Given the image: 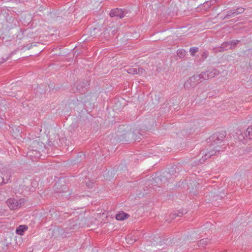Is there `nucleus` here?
<instances>
[{"instance_id":"1","label":"nucleus","mask_w":252,"mask_h":252,"mask_svg":"<svg viewBox=\"0 0 252 252\" xmlns=\"http://www.w3.org/2000/svg\"><path fill=\"white\" fill-rule=\"evenodd\" d=\"M226 136V132L224 131H220L213 134L210 138V142H211L210 147H213L212 150H211L207 153H205L204 156L199 161L200 163L202 164L208 158L211 156L215 155L217 153L220 151V147L217 146L220 144L224 139Z\"/></svg>"},{"instance_id":"2","label":"nucleus","mask_w":252,"mask_h":252,"mask_svg":"<svg viewBox=\"0 0 252 252\" xmlns=\"http://www.w3.org/2000/svg\"><path fill=\"white\" fill-rule=\"evenodd\" d=\"M35 182V181L32 182L31 179L26 178L23 180V182L19 185L17 189L18 192L24 195H28L30 192L32 191V188L36 185Z\"/></svg>"},{"instance_id":"3","label":"nucleus","mask_w":252,"mask_h":252,"mask_svg":"<svg viewBox=\"0 0 252 252\" xmlns=\"http://www.w3.org/2000/svg\"><path fill=\"white\" fill-rule=\"evenodd\" d=\"M25 202V200L24 198H9L6 201V204L11 210H16L21 207Z\"/></svg>"},{"instance_id":"4","label":"nucleus","mask_w":252,"mask_h":252,"mask_svg":"<svg viewBox=\"0 0 252 252\" xmlns=\"http://www.w3.org/2000/svg\"><path fill=\"white\" fill-rule=\"evenodd\" d=\"M200 82H201V80H198V76H197L196 75H194L190 77L185 82L184 85V88L188 89L191 88H194Z\"/></svg>"},{"instance_id":"5","label":"nucleus","mask_w":252,"mask_h":252,"mask_svg":"<svg viewBox=\"0 0 252 252\" xmlns=\"http://www.w3.org/2000/svg\"><path fill=\"white\" fill-rule=\"evenodd\" d=\"M245 10V9L243 7H238L235 9H232L227 11L226 14L224 17L222 18V20L225 19H229L230 18L234 17L237 15L242 13Z\"/></svg>"},{"instance_id":"6","label":"nucleus","mask_w":252,"mask_h":252,"mask_svg":"<svg viewBox=\"0 0 252 252\" xmlns=\"http://www.w3.org/2000/svg\"><path fill=\"white\" fill-rule=\"evenodd\" d=\"M154 181L155 183H157L156 185H158L159 188L164 187V184L168 183H170L168 180V176L163 175H160L159 176L155 177L154 178Z\"/></svg>"},{"instance_id":"7","label":"nucleus","mask_w":252,"mask_h":252,"mask_svg":"<svg viewBox=\"0 0 252 252\" xmlns=\"http://www.w3.org/2000/svg\"><path fill=\"white\" fill-rule=\"evenodd\" d=\"M126 13V11L123 10L120 8H115L112 9L110 12L109 15L111 17H116L119 18H123L125 16Z\"/></svg>"},{"instance_id":"8","label":"nucleus","mask_w":252,"mask_h":252,"mask_svg":"<svg viewBox=\"0 0 252 252\" xmlns=\"http://www.w3.org/2000/svg\"><path fill=\"white\" fill-rule=\"evenodd\" d=\"M27 156L29 157L32 160H34L39 158L41 156L40 152L37 149H34L33 147H30L27 152Z\"/></svg>"},{"instance_id":"9","label":"nucleus","mask_w":252,"mask_h":252,"mask_svg":"<svg viewBox=\"0 0 252 252\" xmlns=\"http://www.w3.org/2000/svg\"><path fill=\"white\" fill-rule=\"evenodd\" d=\"M11 177L9 171H0V185L8 182Z\"/></svg>"},{"instance_id":"10","label":"nucleus","mask_w":252,"mask_h":252,"mask_svg":"<svg viewBox=\"0 0 252 252\" xmlns=\"http://www.w3.org/2000/svg\"><path fill=\"white\" fill-rule=\"evenodd\" d=\"M88 86L89 84L87 81H80L77 84L76 90L79 93L82 94L86 91Z\"/></svg>"},{"instance_id":"11","label":"nucleus","mask_w":252,"mask_h":252,"mask_svg":"<svg viewBox=\"0 0 252 252\" xmlns=\"http://www.w3.org/2000/svg\"><path fill=\"white\" fill-rule=\"evenodd\" d=\"M175 173H176V167L175 166H172L168 168V172L165 176H168V182L170 183L173 182L174 180V178L176 177Z\"/></svg>"},{"instance_id":"12","label":"nucleus","mask_w":252,"mask_h":252,"mask_svg":"<svg viewBox=\"0 0 252 252\" xmlns=\"http://www.w3.org/2000/svg\"><path fill=\"white\" fill-rule=\"evenodd\" d=\"M68 189V187L65 184L62 185L60 183H58L55 185V190L57 193L66 192Z\"/></svg>"},{"instance_id":"13","label":"nucleus","mask_w":252,"mask_h":252,"mask_svg":"<svg viewBox=\"0 0 252 252\" xmlns=\"http://www.w3.org/2000/svg\"><path fill=\"white\" fill-rule=\"evenodd\" d=\"M145 72L144 69L141 67H130L127 69V72L131 74H142Z\"/></svg>"},{"instance_id":"14","label":"nucleus","mask_w":252,"mask_h":252,"mask_svg":"<svg viewBox=\"0 0 252 252\" xmlns=\"http://www.w3.org/2000/svg\"><path fill=\"white\" fill-rule=\"evenodd\" d=\"M129 217V215L128 214L124 212V211H121L116 215V219L118 220L122 221L127 219Z\"/></svg>"},{"instance_id":"15","label":"nucleus","mask_w":252,"mask_h":252,"mask_svg":"<svg viewBox=\"0 0 252 252\" xmlns=\"http://www.w3.org/2000/svg\"><path fill=\"white\" fill-rule=\"evenodd\" d=\"M231 49V45L229 41L224 42L221 44L220 47L219 49V51L223 52L225 50H229Z\"/></svg>"},{"instance_id":"16","label":"nucleus","mask_w":252,"mask_h":252,"mask_svg":"<svg viewBox=\"0 0 252 252\" xmlns=\"http://www.w3.org/2000/svg\"><path fill=\"white\" fill-rule=\"evenodd\" d=\"M28 227L26 225H20L16 229V233L17 234L23 235L24 232L28 229Z\"/></svg>"},{"instance_id":"17","label":"nucleus","mask_w":252,"mask_h":252,"mask_svg":"<svg viewBox=\"0 0 252 252\" xmlns=\"http://www.w3.org/2000/svg\"><path fill=\"white\" fill-rule=\"evenodd\" d=\"M216 2V0L207 1L203 3V7L205 10H207L211 5L214 4Z\"/></svg>"},{"instance_id":"18","label":"nucleus","mask_w":252,"mask_h":252,"mask_svg":"<svg viewBox=\"0 0 252 252\" xmlns=\"http://www.w3.org/2000/svg\"><path fill=\"white\" fill-rule=\"evenodd\" d=\"M197 76H198V80H201V82L203 80H207L209 79L208 74L207 73V71L205 72H203L200 73L199 75H196Z\"/></svg>"},{"instance_id":"19","label":"nucleus","mask_w":252,"mask_h":252,"mask_svg":"<svg viewBox=\"0 0 252 252\" xmlns=\"http://www.w3.org/2000/svg\"><path fill=\"white\" fill-rule=\"evenodd\" d=\"M146 184L147 185L150 186V188H153L154 190L156 189V187L159 188L158 185H156L157 183L156 182L155 183L154 181V178L147 181Z\"/></svg>"},{"instance_id":"20","label":"nucleus","mask_w":252,"mask_h":252,"mask_svg":"<svg viewBox=\"0 0 252 252\" xmlns=\"http://www.w3.org/2000/svg\"><path fill=\"white\" fill-rule=\"evenodd\" d=\"M209 79L214 77L219 73V71L216 69H210L207 70Z\"/></svg>"},{"instance_id":"21","label":"nucleus","mask_w":252,"mask_h":252,"mask_svg":"<svg viewBox=\"0 0 252 252\" xmlns=\"http://www.w3.org/2000/svg\"><path fill=\"white\" fill-rule=\"evenodd\" d=\"M244 134L246 137H247L250 139H252V127H248L246 131L244 132Z\"/></svg>"},{"instance_id":"22","label":"nucleus","mask_w":252,"mask_h":252,"mask_svg":"<svg viewBox=\"0 0 252 252\" xmlns=\"http://www.w3.org/2000/svg\"><path fill=\"white\" fill-rule=\"evenodd\" d=\"M187 213V212L186 211V210H185L184 212L183 211L182 212H180V211H178V212H175L173 214H172L171 215H170V217L172 219H175L177 217H181L184 214H186Z\"/></svg>"},{"instance_id":"23","label":"nucleus","mask_w":252,"mask_h":252,"mask_svg":"<svg viewBox=\"0 0 252 252\" xmlns=\"http://www.w3.org/2000/svg\"><path fill=\"white\" fill-rule=\"evenodd\" d=\"M209 241V240L207 238L202 239L198 242V246L199 247H204L208 243Z\"/></svg>"},{"instance_id":"24","label":"nucleus","mask_w":252,"mask_h":252,"mask_svg":"<svg viewBox=\"0 0 252 252\" xmlns=\"http://www.w3.org/2000/svg\"><path fill=\"white\" fill-rule=\"evenodd\" d=\"M101 35L102 36L107 39L108 40L109 38H111V35L108 31V28L106 29L102 33Z\"/></svg>"},{"instance_id":"25","label":"nucleus","mask_w":252,"mask_h":252,"mask_svg":"<svg viewBox=\"0 0 252 252\" xmlns=\"http://www.w3.org/2000/svg\"><path fill=\"white\" fill-rule=\"evenodd\" d=\"M177 55L180 58H184L186 54V52L184 49H179L177 51Z\"/></svg>"},{"instance_id":"26","label":"nucleus","mask_w":252,"mask_h":252,"mask_svg":"<svg viewBox=\"0 0 252 252\" xmlns=\"http://www.w3.org/2000/svg\"><path fill=\"white\" fill-rule=\"evenodd\" d=\"M199 51L198 47H191L189 49V52L190 53V55L192 56H194L195 55V54L196 52H198Z\"/></svg>"},{"instance_id":"27","label":"nucleus","mask_w":252,"mask_h":252,"mask_svg":"<svg viewBox=\"0 0 252 252\" xmlns=\"http://www.w3.org/2000/svg\"><path fill=\"white\" fill-rule=\"evenodd\" d=\"M240 42L239 40H233L231 41H229V43H230V44L231 46V49L235 47V46L239 44V43Z\"/></svg>"},{"instance_id":"28","label":"nucleus","mask_w":252,"mask_h":252,"mask_svg":"<svg viewBox=\"0 0 252 252\" xmlns=\"http://www.w3.org/2000/svg\"><path fill=\"white\" fill-rule=\"evenodd\" d=\"M237 134H239L238 138L240 141H242L245 139V135L244 133H242L240 130H238L237 132Z\"/></svg>"},{"instance_id":"29","label":"nucleus","mask_w":252,"mask_h":252,"mask_svg":"<svg viewBox=\"0 0 252 252\" xmlns=\"http://www.w3.org/2000/svg\"><path fill=\"white\" fill-rule=\"evenodd\" d=\"M108 31H109V32L111 35V37H112L117 32V31L113 27L108 28Z\"/></svg>"},{"instance_id":"30","label":"nucleus","mask_w":252,"mask_h":252,"mask_svg":"<svg viewBox=\"0 0 252 252\" xmlns=\"http://www.w3.org/2000/svg\"><path fill=\"white\" fill-rule=\"evenodd\" d=\"M86 185L88 188H92L94 186V183L90 182L89 183H87Z\"/></svg>"},{"instance_id":"31","label":"nucleus","mask_w":252,"mask_h":252,"mask_svg":"<svg viewBox=\"0 0 252 252\" xmlns=\"http://www.w3.org/2000/svg\"><path fill=\"white\" fill-rule=\"evenodd\" d=\"M208 54L207 52H204L202 54V57L204 59H205L207 58V57H208Z\"/></svg>"},{"instance_id":"32","label":"nucleus","mask_w":252,"mask_h":252,"mask_svg":"<svg viewBox=\"0 0 252 252\" xmlns=\"http://www.w3.org/2000/svg\"><path fill=\"white\" fill-rule=\"evenodd\" d=\"M48 145L50 146H56V144L55 143V141H54L53 142H52L51 141L49 140V142H48Z\"/></svg>"},{"instance_id":"33","label":"nucleus","mask_w":252,"mask_h":252,"mask_svg":"<svg viewBox=\"0 0 252 252\" xmlns=\"http://www.w3.org/2000/svg\"><path fill=\"white\" fill-rule=\"evenodd\" d=\"M7 59V58L6 59H4V58H2L0 60V64H1V63H4Z\"/></svg>"},{"instance_id":"34","label":"nucleus","mask_w":252,"mask_h":252,"mask_svg":"<svg viewBox=\"0 0 252 252\" xmlns=\"http://www.w3.org/2000/svg\"><path fill=\"white\" fill-rule=\"evenodd\" d=\"M78 157L79 156V157H81L82 156H84V154H83V153H79V154H78Z\"/></svg>"},{"instance_id":"35","label":"nucleus","mask_w":252,"mask_h":252,"mask_svg":"<svg viewBox=\"0 0 252 252\" xmlns=\"http://www.w3.org/2000/svg\"><path fill=\"white\" fill-rule=\"evenodd\" d=\"M2 192V190H0V200L1 199Z\"/></svg>"},{"instance_id":"36","label":"nucleus","mask_w":252,"mask_h":252,"mask_svg":"<svg viewBox=\"0 0 252 252\" xmlns=\"http://www.w3.org/2000/svg\"><path fill=\"white\" fill-rule=\"evenodd\" d=\"M220 198H222V197H223L222 195H221V196H220Z\"/></svg>"}]
</instances>
